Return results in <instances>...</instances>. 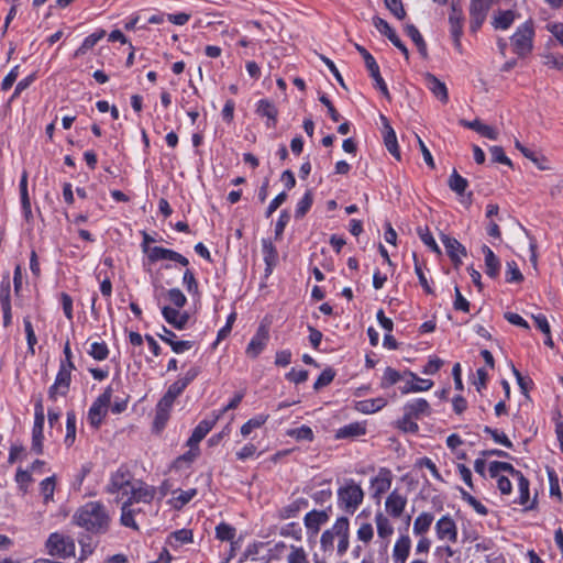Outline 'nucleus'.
<instances>
[{
	"mask_svg": "<svg viewBox=\"0 0 563 563\" xmlns=\"http://www.w3.org/2000/svg\"><path fill=\"white\" fill-rule=\"evenodd\" d=\"M71 521L90 533L101 534L109 530L111 518L103 504L88 501L75 511Z\"/></svg>",
	"mask_w": 563,
	"mask_h": 563,
	"instance_id": "obj_1",
	"label": "nucleus"
},
{
	"mask_svg": "<svg viewBox=\"0 0 563 563\" xmlns=\"http://www.w3.org/2000/svg\"><path fill=\"white\" fill-rule=\"evenodd\" d=\"M363 488L353 479H345L338 489V506L347 514H354L364 500Z\"/></svg>",
	"mask_w": 563,
	"mask_h": 563,
	"instance_id": "obj_2",
	"label": "nucleus"
},
{
	"mask_svg": "<svg viewBox=\"0 0 563 563\" xmlns=\"http://www.w3.org/2000/svg\"><path fill=\"white\" fill-rule=\"evenodd\" d=\"M534 23L530 19L517 27L510 37L512 51L520 58L527 57L533 49Z\"/></svg>",
	"mask_w": 563,
	"mask_h": 563,
	"instance_id": "obj_3",
	"label": "nucleus"
},
{
	"mask_svg": "<svg viewBox=\"0 0 563 563\" xmlns=\"http://www.w3.org/2000/svg\"><path fill=\"white\" fill-rule=\"evenodd\" d=\"M133 483L132 473L125 466H121L111 474L106 492L112 495L121 494L122 497H126Z\"/></svg>",
	"mask_w": 563,
	"mask_h": 563,
	"instance_id": "obj_4",
	"label": "nucleus"
},
{
	"mask_svg": "<svg viewBox=\"0 0 563 563\" xmlns=\"http://www.w3.org/2000/svg\"><path fill=\"white\" fill-rule=\"evenodd\" d=\"M112 393V387H107L104 391L93 401L88 411V421L95 429H98L101 426L102 420L108 412Z\"/></svg>",
	"mask_w": 563,
	"mask_h": 563,
	"instance_id": "obj_5",
	"label": "nucleus"
},
{
	"mask_svg": "<svg viewBox=\"0 0 563 563\" xmlns=\"http://www.w3.org/2000/svg\"><path fill=\"white\" fill-rule=\"evenodd\" d=\"M47 552L53 556L70 558L75 554V543L69 537L57 532L52 533L46 541Z\"/></svg>",
	"mask_w": 563,
	"mask_h": 563,
	"instance_id": "obj_6",
	"label": "nucleus"
},
{
	"mask_svg": "<svg viewBox=\"0 0 563 563\" xmlns=\"http://www.w3.org/2000/svg\"><path fill=\"white\" fill-rule=\"evenodd\" d=\"M74 364H65L60 362L59 371L57 373L55 383L49 387L48 397L52 400H56L57 395L65 396L69 389L70 375Z\"/></svg>",
	"mask_w": 563,
	"mask_h": 563,
	"instance_id": "obj_7",
	"label": "nucleus"
},
{
	"mask_svg": "<svg viewBox=\"0 0 563 563\" xmlns=\"http://www.w3.org/2000/svg\"><path fill=\"white\" fill-rule=\"evenodd\" d=\"M355 48L363 56L365 66L369 73V76L374 79L375 86L387 99H390L388 88L383 77L380 76L379 66L376 63L375 58L363 46L355 44Z\"/></svg>",
	"mask_w": 563,
	"mask_h": 563,
	"instance_id": "obj_8",
	"label": "nucleus"
},
{
	"mask_svg": "<svg viewBox=\"0 0 563 563\" xmlns=\"http://www.w3.org/2000/svg\"><path fill=\"white\" fill-rule=\"evenodd\" d=\"M492 7V0H472L470 5V30L476 33L484 21Z\"/></svg>",
	"mask_w": 563,
	"mask_h": 563,
	"instance_id": "obj_9",
	"label": "nucleus"
},
{
	"mask_svg": "<svg viewBox=\"0 0 563 563\" xmlns=\"http://www.w3.org/2000/svg\"><path fill=\"white\" fill-rule=\"evenodd\" d=\"M332 533L339 539L338 554L344 555L350 547V521L346 517H339L332 526Z\"/></svg>",
	"mask_w": 563,
	"mask_h": 563,
	"instance_id": "obj_10",
	"label": "nucleus"
},
{
	"mask_svg": "<svg viewBox=\"0 0 563 563\" xmlns=\"http://www.w3.org/2000/svg\"><path fill=\"white\" fill-rule=\"evenodd\" d=\"M155 497V488L148 486L141 481H134L126 496L125 503L133 505L134 503H151Z\"/></svg>",
	"mask_w": 563,
	"mask_h": 563,
	"instance_id": "obj_11",
	"label": "nucleus"
},
{
	"mask_svg": "<svg viewBox=\"0 0 563 563\" xmlns=\"http://www.w3.org/2000/svg\"><path fill=\"white\" fill-rule=\"evenodd\" d=\"M150 263L158 261H173L183 266H188L189 261L180 253L162 246H153L146 254Z\"/></svg>",
	"mask_w": 563,
	"mask_h": 563,
	"instance_id": "obj_12",
	"label": "nucleus"
},
{
	"mask_svg": "<svg viewBox=\"0 0 563 563\" xmlns=\"http://www.w3.org/2000/svg\"><path fill=\"white\" fill-rule=\"evenodd\" d=\"M268 340V328L265 324H261L245 350L246 355L251 358H256L266 347Z\"/></svg>",
	"mask_w": 563,
	"mask_h": 563,
	"instance_id": "obj_13",
	"label": "nucleus"
},
{
	"mask_svg": "<svg viewBox=\"0 0 563 563\" xmlns=\"http://www.w3.org/2000/svg\"><path fill=\"white\" fill-rule=\"evenodd\" d=\"M221 415H214L212 418L201 420L194 429L191 437L187 441V445L191 450H198L201 440L211 431Z\"/></svg>",
	"mask_w": 563,
	"mask_h": 563,
	"instance_id": "obj_14",
	"label": "nucleus"
},
{
	"mask_svg": "<svg viewBox=\"0 0 563 563\" xmlns=\"http://www.w3.org/2000/svg\"><path fill=\"white\" fill-rule=\"evenodd\" d=\"M435 533L439 540L457 541V527L450 516L441 517L435 523Z\"/></svg>",
	"mask_w": 563,
	"mask_h": 563,
	"instance_id": "obj_15",
	"label": "nucleus"
},
{
	"mask_svg": "<svg viewBox=\"0 0 563 563\" xmlns=\"http://www.w3.org/2000/svg\"><path fill=\"white\" fill-rule=\"evenodd\" d=\"M374 26L385 36L388 37V40L404 54L406 59L409 58V52L406 45L401 42L399 36L396 34V32L391 29V26L388 24L387 21H385L382 18L375 16L373 19Z\"/></svg>",
	"mask_w": 563,
	"mask_h": 563,
	"instance_id": "obj_16",
	"label": "nucleus"
},
{
	"mask_svg": "<svg viewBox=\"0 0 563 563\" xmlns=\"http://www.w3.org/2000/svg\"><path fill=\"white\" fill-rule=\"evenodd\" d=\"M199 368L198 367H191L189 371L186 372V374L178 378L175 383H173L165 395L173 399H175L184 391V389L198 376Z\"/></svg>",
	"mask_w": 563,
	"mask_h": 563,
	"instance_id": "obj_17",
	"label": "nucleus"
},
{
	"mask_svg": "<svg viewBox=\"0 0 563 563\" xmlns=\"http://www.w3.org/2000/svg\"><path fill=\"white\" fill-rule=\"evenodd\" d=\"M407 505V498L402 496L397 489L393 490L385 501V509L387 514L394 518H399Z\"/></svg>",
	"mask_w": 563,
	"mask_h": 563,
	"instance_id": "obj_18",
	"label": "nucleus"
},
{
	"mask_svg": "<svg viewBox=\"0 0 563 563\" xmlns=\"http://www.w3.org/2000/svg\"><path fill=\"white\" fill-rule=\"evenodd\" d=\"M423 79L426 87L438 100L442 103H446L449 101L448 88L443 81L430 73L424 74Z\"/></svg>",
	"mask_w": 563,
	"mask_h": 563,
	"instance_id": "obj_19",
	"label": "nucleus"
},
{
	"mask_svg": "<svg viewBox=\"0 0 563 563\" xmlns=\"http://www.w3.org/2000/svg\"><path fill=\"white\" fill-rule=\"evenodd\" d=\"M393 475L390 470L380 468L378 474L372 478L371 485L374 490L373 497L379 498L384 493H386L391 486Z\"/></svg>",
	"mask_w": 563,
	"mask_h": 563,
	"instance_id": "obj_20",
	"label": "nucleus"
},
{
	"mask_svg": "<svg viewBox=\"0 0 563 563\" xmlns=\"http://www.w3.org/2000/svg\"><path fill=\"white\" fill-rule=\"evenodd\" d=\"M162 314L166 322L178 330L185 329L189 321V314L186 311L181 312L179 309L170 306L163 307Z\"/></svg>",
	"mask_w": 563,
	"mask_h": 563,
	"instance_id": "obj_21",
	"label": "nucleus"
},
{
	"mask_svg": "<svg viewBox=\"0 0 563 563\" xmlns=\"http://www.w3.org/2000/svg\"><path fill=\"white\" fill-rule=\"evenodd\" d=\"M450 31L454 41V45L457 49H461V36L463 33V13L454 4H452V11L449 16Z\"/></svg>",
	"mask_w": 563,
	"mask_h": 563,
	"instance_id": "obj_22",
	"label": "nucleus"
},
{
	"mask_svg": "<svg viewBox=\"0 0 563 563\" xmlns=\"http://www.w3.org/2000/svg\"><path fill=\"white\" fill-rule=\"evenodd\" d=\"M441 241L453 264L459 266L462 263L461 257L466 255L465 247L456 239L449 235H442Z\"/></svg>",
	"mask_w": 563,
	"mask_h": 563,
	"instance_id": "obj_23",
	"label": "nucleus"
},
{
	"mask_svg": "<svg viewBox=\"0 0 563 563\" xmlns=\"http://www.w3.org/2000/svg\"><path fill=\"white\" fill-rule=\"evenodd\" d=\"M256 113L267 119L266 126L275 128L277 123L278 110L273 102L262 99L257 102Z\"/></svg>",
	"mask_w": 563,
	"mask_h": 563,
	"instance_id": "obj_24",
	"label": "nucleus"
},
{
	"mask_svg": "<svg viewBox=\"0 0 563 563\" xmlns=\"http://www.w3.org/2000/svg\"><path fill=\"white\" fill-rule=\"evenodd\" d=\"M431 411L429 402L423 398L415 399L404 406V412L408 417L420 419L421 417L429 416Z\"/></svg>",
	"mask_w": 563,
	"mask_h": 563,
	"instance_id": "obj_25",
	"label": "nucleus"
},
{
	"mask_svg": "<svg viewBox=\"0 0 563 563\" xmlns=\"http://www.w3.org/2000/svg\"><path fill=\"white\" fill-rule=\"evenodd\" d=\"M411 549V539L407 534H402L396 541L393 549V559L395 563H406Z\"/></svg>",
	"mask_w": 563,
	"mask_h": 563,
	"instance_id": "obj_26",
	"label": "nucleus"
},
{
	"mask_svg": "<svg viewBox=\"0 0 563 563\" xmlns=\"http://www.w3.org/2000/svg\"><path fill=\"white\" fill-rule=\"evenodd\" d=\"M519 14L514 10H498L494 13L492 25L496 30H508Z\"/></svg>",
	"mask_w": 563,
	"mask_h": 563,
	"instance_id": "obj_27",
	"label": "nucleus"
},
{
	"mask_svg": "<svg viewBox=\"0 0 563 563\" xmlns=\"http://www.w3.org/2000/svg\"><path fill=\"white\" fill-rule=\"evenodd\" d=\"M385 126L384 141L388 152L397 159H400V152L397 144V137L394 129L389 125L388 120L385 115H380Z\"/></svg>",
	"mask_w": 563,
	"mask_h": 563,
	"instance_id": "obj_28",
	"label": "nucleus"
},
{
	"mask_svg": "<svg viewBox=\"0 0 563 563\" xmlns=\"http://www.w3.org/2000/svg\"><path fill=\"white\" fill-rule=\"evenodd\" d=\"M329 519V516L323 510H311L305 516V526L308 530L317 533L320 527L324 525Z\"/></svg>",
	"mask_w": 563,
	"mask_h": 563,
	"instance_id": "obj_29",
	"label": "nucleus"
},
{
	"mask_svg": "<svg viewBox=\"0 0 563 563\" xmlns=\"http://www.w3.org/2000/svg\"><path fill=\"white\" fill-rule=\"evenodd\" d=\"M482 252L485 258V273L487 276L496 278L499 275L500 261L487 245H483Z\"/></svg>",
	"mask_w": 563,
	"mask_h": 563,
	"instance_id": "obj_30",
	"label": "nucleus"
},
{
	"mask_svg": "<svg viewBox=\"0 0 563 563\" xmlns=\"http://www.w3.org/2000/svg\"><path fill=\"white\" fill-rule=\"evenodd\" d=\"M461 124L471 130L476 131L482 136L487 137L489 140H497V137H498V132L493 126L484 124L479 120H474V121L461 120Z\"/></svg>",
	"mask_w": 563,
	"mask_h": 563,
	"instance_id": "obj_31",
	"label": "nucleus"
},
{
	"mask_svg": "<svg viewBox=\"0 0 563 563\" xmlns=\"http://www.w3.org/2000/svg\"><path fill=\"white\" fill-rule=\"evenodd\" d=\"M387 405V400L383 397L365 399L357 401L355 408L362 413H374L383 409Z\"/></svg>",
	"mask_w": 563,
	"mask_h": 563,
	"instance_id": "obj_32",
	"label": "nucleus"
},
{
	"mask_svg": "<svg viewBox=\"0 0 563 563\" xmlns=\"http://www.w3.org/2000/svg\"><path fill=\"white\" fill-rule=\"evenodd\" d=\"M406 34L416 44L420 55L423 58L428 57L427 44L420 34L419 30L413 24H407L405 27Z\"/></svg>",
	"mask_w": 563,
	"mask_h": 563,
	"instance_id": "obj_33",
	"label": "nucleus"
},
{
	"mask_svg": "<svg viewBox=\"0 0 563 563\" xmlns=\"http://www.w3.org/2000/svg\"><path fill=\"white\" fill-rule=\"evenodd\" d=\"M263 255L266 263V272L271 273L273 267L278 262V253L273 243L268 240H263Z\"/></svg>",
	"mask_w": 563,
	"mask_h": 563,
	"instance_id": "obj_34",
	"label": "nucleus"
},
{
	"mask_svg": "<svg viewBox=\"0 0 563 563\" xmlns=\"http://www.w3.org/2000/svg\"><path fill=\"white\" fill-rule=\"evenodd\" d=\"M366 428L361 422H353L340 428L336 431V438L345 439V438H355L365 434Z\"/></svg>",
	"mask_w": 563,
	"mask_h": 563,
	"instance_id": "obj_35",
	"label": "nucleus"
},
{
	"mask_svg": "<svg viewBox=\"0 0 563 563\" xmlns=\"http://www.w3.org/2000/svg\"><path fill=\"white\" fill-rule=\"evenodd\" d=\"M489 475L492 477H498L500 472H507L512 475L514 478L519 479L520 475H523L520 471L515 470V467L507 462H498L494 461L489 464Z\"/></svg>",
	"mask_w": 563,
	"mask_h": 563,
	"instance_id": "obj_36",
	"label": "nucleus"
},
{
	"mask_svg": "<svg viewBox=\"0 0 563 563\" xmlns=\"http://www.w3.org/2000/svg\"><path fill=\"white\" fill-rule=\"evenodd\" d=\"M106 32L100 30L87 36L81 45L75 51L74 57H79L85 55L89 49H91L103 36Z\"/></svg>",
	"mask_w": 563,
	"mask_h": 563,
	"instance_id": "obj_37",
	"label": "nucleus"
},
{
	"mask_svg": "<svg viewBox=\"0 0 563 563\" xmlns=\"http://www.w3.org/2000/svg\"><path fill=\"white\" fill-rule=\"evenodd\" d=\"M433 519H434V517L430 512L420 514L413 522V533L416 536L426 534L429 531V529L433 522Z\"/></svg>",
	"mask_w": 563,
	"mask_h": 563,
	"instance_id": "obj_38",
	"label": "nucleus"
},
{
	"mask_svg": "<svg viewBox=\"0 0 563 563\" xmlns=\"http://www.w3.org/2000/svg\"><path fill=\"white\" fill-rule=\"evenodd\" d=\"M375 523L377 527V533L380 538L386 539L394 533V528L389 519L382 512L375 515Z\"/></svg>",
	"mask_w": 563,
	"mask_h": 563,
	"instance_id": "obj_39",
	"label": "nucleus"
},
{
	"mask_svg": "<svg viewBox=\"0 0 563 563\" xmlns=\"http://www.w3.org/2000/svg\"><path fill=\"white\" fill-rule=\"evenodd\" d=\"M43 428L44 422L34 421L32 430V451L36 454L43 453Z\"/></svg>",
	"mask_w": 563,
	"mask_h": 563,
	"instance_id": "obj_40",
	"label": "nucleus"
},
{
	"mask_svg": "<svg viewBox=\"0 0 563 563\" xmlns=\"http://www.w3.org/2000/svg\"><path fill=\"white\" fill-rule=\"evenodd\" d=\"M55 485H56L55 475L49 476L41 482L40 489H41V494L43 496V501L45 505H47L49 501L53 500Z\"/></svg>",
	"mask_w": 563,
	"mask_h": 563,
	"instance_id": "obj_41",
	"label": "nucleus"
},
{
	"mask_svg": "<svg viewBox=\"0 0 563 563\" xmlns=\"http://www.w3.org/2000/svg\"><path fill=\"white\" fill-rule=\"evenodd\" d=\"M166 298L170 307L181 309L187 303V298L179 288H170L166 291Z\"/></svg>",
	"mask_w": 563,
	"mask_h": 563,
	"instance_id": "obj_42",
	"label": "nucleus"
},
{
	"mask_svg": "<svg viewBox=\"0 0 563 563\" xmlns=\"http://www.w3.org/2000/svg\"><path fill=\"white\" fill-rule=\"evenodd\" d=\"M130 503L123 501L122 508H121V523L125 527L133 528L135 530L139 529L135 520H134V514L135 511L131 509Z\"/></svg>",
	"mask_w": 563,
	"mask_h": 563,
	"instance_id": "obj_43",
	"label": "nucleus"
},
{
	"mask_svg": "<svg viewBox=\"0 0 563 563\" xmlns=\"http://www.w3.org/2000/svg\"><path fill=\"white\" fill-rule=\"evenodd\" d=\"M10 291H11L10 274L5 273V274H3L2 280L0 284V305H1V307L11 306Z\"/></svg>",
	"mask_w": 563,
	"mask_h": 563,
	"instance_id": "obj_44",
	"label": "nucleus"
},
{
	"mask_svg": "<svg viewBox=\"0 0 563 563\" xmlns=\"http://www.w3.org/2000/svg\"><path fill=\"white\" fill-rule=\"evenodd\" d=\"M467 180L464 177H462L456 170H453L449 179V187L451 188V190L455 191L457 195H462L467 188Z\"/></svg>",
	"mask_w": 563,
	"mask_h": 563,
	"instance_id": "obj_45",
	"label": "nucleus"
},
{
	"mask_svg": "<svg viewBox=\"0 0 563 563\" xmlns=\"http://www.w3.org/2000/svg\"><path fill=\"white\" fill-rule=\"evenodd\" d=\"M235 534V528L229 523L221 522L216 527V537L221 541H232Z\"/></svg>",
	"mask_w": 563,
	"mask_h": 563,
	"instance_id": "obj_46",
	"label": "nucleus"
},
{
	"mask_svg": "<svg viewBox=\"0 0 563 563\" xmlns=\"http://www.w3.org/2000/svg\"><path fill=\"white\" fill-rule=\"evenodd\" d=\"M402 375L393 367H387L382 377L380 387L388 388L402 379Z\"/></svg>",
	"mask_w": 563,
	"mask_h": 563,
	"instance_id": "obj_47",
	"label": "nucleus"
},
{
	"mask_svg": "<svg viewBox=\"0 0 563 563\" xmlns=\"http://www.w3.org/2000/svg\"><path fill=\"white\" fill-rule=\"evenodd\" d=\"M268 419V416L260 415L252 419H250L247 422H245L241 427V433L242 435L246 437L249 435L254 429L261 428Z\"/></svg>",
	"mask_w": 563,
	"mask_h": 563,
	"instance_id": "obj_48",
	"label": "nucleus"
},
{
	"mask_svg": "<svg viewBox=\"0 0 563 563\" xmlns=\"http://www.w3.org/2000/svg\"><path fill=\"white\" fill-rule=\"evenodd\" d=\"M417 233L419 235V238L421 239V241L427 245L429 246L433 252L440 254L441 251L435 242V240L433 239L430 230L428 227H419L417 229Z\"/></svg>",
	"mask_w": 563,
	"mask_h": 563,
	"instance_id": "obj_49",
	"label": "nucleus"
},
{
	"mask_svg": "<svg viewBox=\"0 0 563 563\" xmlns=\"http://www.w3.org/2000/svg\"><path fill=\"white\" fill-rule=\"evenodd\" d=\"M183 285L186 287L187 291L192 295L199 294L198 282L195 277L194 272L190 268H187L183 275Z\"/></svg>",
	"mask_w": 563,
	"mask_h": 563,
	"instance_id": "obj_50",
	"label": "nucleus"
},
{
	"mask_svg": "<svg viewBox=\"0 0 563 563\" xmlns=\"http://www.w3.org/2000/svg\"><path fill=\"white\" fill-rule=\"evenodd\" d=\"M312 201H313L312 192L310 190H308L303 195V197L299 200L296 211H295V217L302 218L311 208Z\"/></svg>",
	"mask_w": 563,
	"mask_h": 563,
	"instance_id": "obj_51",
	"label": "nucleus"
},
{
	"mask_svg": "<svg viewBox=\"0 0 563 563\" xmlns=\"http://www.w3.org/2000/svg\"><path fill=\"white\" fill-rule=\"evenodd\" d=\"M461 496H462V499L464 501H466L470 506H472L477 514H479L482 516L487 515V512H488L487 508L481 501H478L474 496H472L470 493H467L464 489H461Z\"/></svg>",
	"mask_w": 563,
	"mask_h": 563,
	"instance_id": "obj_52",
	"label": "nucleus"
},
{
	"mask_svg": "<svg viewBox=\"0 0 563 563\" xmlns=\"http://www.w3.org/2000/svg\"><path fill=\"white\" fill-rule=\"evenodd\" d=\"M173 540H175L176 543L183 544L188 543L192 541V532L188 529H180L175 532H173L169 536L168 543L174 547Z\"/></svg>",
	"mask_w": 563,
	"mask_h": 563,
	"instance_id": "obj_53",
	"label": "nucleus"
},
{
	"mask_svg": "<svg viewBox=\"0 0 563 563\" xmlns=\"http://www.w3.org/2000/svg\"><path fill=\"white\" fill-rule=\"evenodd\" d=\"M89 354L97 361H103L108 357L109 350L106 343L93 342L90 346Z\"/></svg>",
	"mask_w": 563,
	"mask_h": 563,
	"instance_id": "obj_54",
	"label": "nucleus"
},
{
	"mask_svg": "<svg viewBox=\"0 0 563 563\" xmlns=\"http://www.w3.org/2000/svg\"><path fill=\"white\" fill-rule=\"evenodd\" d=\"M518 481L519 499L517 503L525 506L529 501V481L520 475Z\"/></svg>",
	"mask_w": 563,
	"mask_h": 563,
	"instance_id": "obj_55",
	"label": "nucleus"
},
{
	"mask_svg": "<svg viewBox=\"0 0 563 563\" xmlns=\"http://www.w3.org/2000/svg\"><path fill=\"white\" fill-rule=\"evenodd\" d=\"M506 280L508 283H520L523 280V275L514 261L507 263Z\"/></svg>",
	"mask_w": 563,
	"mask_h": 563,
	"instance_id": "obj_56",
	"label": "nucleus"
},
{
	"mask_svg": "<svg viewBox=\"0 0 563 563\" xmlns=\"http://www.w3.org/2000/svg\"><path fill=\"white\" fill-rule=\"evenodd\" d=\"M484 432L489 434L495 442L503 444L508 449L512 448L511 441L507 438V435L504 432H499L497 429H492L490 427H485Z\"/></svg>",
	"mask_w": 563,
	"mask_h": 563,
	"instance_id": "obj_57",
	"label": "nucleus"
},
{
	"mask_svg": "<svg viewBox=\"0 0 563 563\" xmlns=\"http://www.w3.org/2000/svg\"><path fill=\"white\" fill-rule=\"evenodd\" d=\"M413 420L415 418L408 417V415L404 412V417L397 422V426L404 432L417 433L419 427Z\"/></svg>",
	"mask_w": 563,
	"mask_h": 563,
	"instance_id": "obj_58",
	"label": "nucleus"
},
{
	"mask_svg": "<svg viewBox=\"0 0 563 563\" xmlns=\"http://www.w3.org/2000/svg\"><path fill=\"white\" fill-rule=\"evenodd\" d=\"M386 8L399 20L405 19L406 11L401 0H384Z\"/></svg>",
	"mask_w": 563,
	"mask_h": 563,
	"instance_id": "obj_59",
	"label": "nucleus"
},
{
	"mask_svg": "<svg viewBox=\"0 0 563 563\" xmlns=\"http://www.w3.org/2000/svg\"><path fill=\"white\" fill-rule=\"evenodd\" d=\"M291 551L287 556L288 563H309L307 554L302 548L291 545Z\"/></svg>",
	"mask_w": 563,
	"mask_h": 563,
	"instance_id": "obj_60",
	"label": "nucleus"
},
{
	"mask_svg": "<svg viewBox=\"0 0 563 563\" xmlns=\"http://www.w3.org/2000/svg\"><path fill=\"white\" fill-rule=\"evenodd\" d=\"M288 434L297 440H308L311 441L313 439V432L310 427L301 426L300 428L290 430Z\"/></svg>",
	"mask_w": 563,
	"mask_h": 563,
	"instance_id": "obj_61",
	"label": "nucleus"
},
{
	"mask_svg": "<svg viewBox=\"0 0 563 563\" xmlns=\"http://www.w3.org/2000/svg\"><path fill=\"white\" fill-rule=\"evenodd\" d=\"M335 376V373L331 368L324 369L316 380L313 388L319 390L320 388L329 385Z\"/></svg>",
	"mask_w": 563,
	"mask_h": 563,
	"instance_id": "obj_62",
	"label": "nucleus"
},
{
	"mask_svg": "<svg viewBox=\"0 0 563 563\" xmlns=\"http://www.w3.org/2000/svg\"><path fill=\"white\" fill-rule=\"evenodd\" d=\"M492 161L496 163L506 164L508 166H512L511 161L506 156L503 147L500 146H492L489 148Z\"/></svg>",
	"mask_w": 563,
	"mask_h": 563,
	"instance_id": "obj_63",
	"label": "nucleus"
},
{
	"mask_svg": "<svg viewBox=\"0 0 563 563\" xmlns=\"http://www.w3.org/2000/svg\"><path fill=\"white\" fill-rule=\"evenodd\" d=\"M374 537V529L371 523H362L357 530L358 540L368 543Z\"/></svg>",
	"mask_w": 563,
	"mask_h": 563,
	"instance_id": "obj_64",
	"label": "nucleus"
}]
</instances>
